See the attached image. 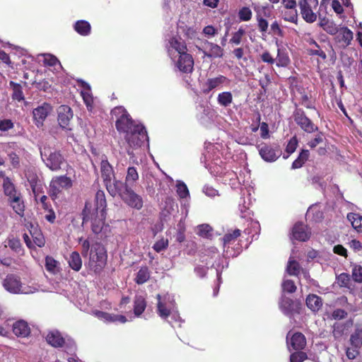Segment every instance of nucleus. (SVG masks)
Here are the masks:
<instances>
[{
  "label": "nucleus",
  "instance_id": "39",
  "mask_svg": "<svg viewBox=\"0 0 362 362\" xmlns=\"http://www.w3.org/2000/svg\"><path fill=\"white\" fill-rule=\"evenodd\" d=\"M320 26L326 33L332 35H335L339 30L333 21L325 18L321 21Z\"/></svg>",
  "mask_w": 362,
  "mask_h": 362
},
{
  "label": "nucleus",
  "instance_id": "15",
  "mask_svg": "<svg viewBox=\"0 0 362 362\" xmlns=\"http://www.w3.org/2000/svg\"><path fill=\"white\" fill-rule=\"evenodd\" d=\"M58 122L59 126L64 129L71 130L69 127L70 121L73 117L71 108L68 105H61L57 110Z\"/></svg>",
  "mask_w": 362,
  "mask_h": 362
},
{
  "label": "nucleus",
  "instance_id": "20",
  "mask_svg": "<svg viewBox=\"0 0 362 362\" xmlns=\"http://www.w3.org/2000/svg\"><path fill=\"white\" fill-rule=\"evenodd\" d=\"M292 91L294 93H297L299 95L298 100H300V104L301 105L304 106L307 109H315L311 100V97L308 96L303 86L292 85Z\"/></svg>",
  "mask_w": 362,
  "mask_h": 362
},
{
  "label": "nucleus",
  "instance_id": "30",
  "mask_svg": "<svg viewBox=\"0 0 362 362\" xmlns=\"http://www.w3.org/2000/svg\"><path fill=\"white\" fill-rule=\"evenodd\" d=\"M95 206L92 209L106 213L107 202L105 192L103 190H98L95 196Z\"/></svg>",
  "mask_w": 362,
  "mask_h": 362
},
{
  "label": "nucleus",
  "instance_id": "9",
  "mask_svg": "<svg viewBox=\"0 0 362 362\" xmlns=\"http://www.w3.org/2000/svg\"><path fill=\"white\" fill-rule=\"evenodd\" d=\"M120 198L125 204L136 210H140L144 206L142 197L128 185H125V189L120 194Z\"/></svg>",
  "mask_w": 362,
  "mask_h": 362
},
{
  "label": "nucleus",
  "instance_id": "60",
  "mask_svg": "<svg viewBox=\"0 0 362 362\" xmlns=\"http://www.w3.org/2000/svg\"><path fill=\"white\" fill-rule=\"evenodd\" d=\"M14 127L13 122L11 119H4L0 120V131L1 132H7Z\"/></svg>",
  "mask_w": 362,
  "mask_h": 362
},
{
  "label": "nucleus",
  "instance_id": "16",
  "mask_svg": "<svg viewBox=\"0 0 362 362\" xmlns=\"http://www.w3.org/2000/svg\"><path fill=\"white\" fill-rule=\"evenodd\" d=\"M335 35V42L342 48H346L351 45L354 37L353 32L347 27L340 28L339 32Z\"/></svg>",
  "mask_w": 362,
  "mask_h": 362
},
{
  "label": "nucleus",
  "instance_id": "6",
  "mask_svg": "<svg viewBox=\"0 0 362 362\" xmlns=\"http://www.w3.org/2000/svg\"><path fill=\"white\" fill-rule=\"evenodd\" d=\"M298 4L302 18L306 23H313L316 21L318 0H298Z\"/></svg>",
  "mask_w": 362,
  "mask_h": 362
},
{
  "label": "nucleus",
  "instance_id": "46",
  "mask_svg": "<svg viewBox=\"0 0 362 362\" xmlns=\"http://www.w3.org/2000/svg\"><path fill=\"white\" fill-rule=\"evenodd\" d=\"M158 303H157V310L158 314L162 318L166 319L168 317L171 313L170 310L168 309L165 304L161 302V296L160 294L157 295Z\"/></svg>",
  "mask_w": 362,
  "mask_h": 362
},
{
  "label": "nucleus",
  "instance_id": "36",
  "mask_svg": "<svg viewBox=\"0 0 362 362\" xmlns=\"http://www.w3.org/2000/svg\"><path fill=\"white\" fill-rule=\"evenodd\" d=\"M68 262L69 267L76 272H78L81 269L82 259L79 253L76 251L71 253Z\"/></svg>",
  "mask_w": 362,
  "mask_h": 362
},
{
  "label": "nucleus",
  "instance_id": "12",
  "mask_svg": "<svg viewBox=\"0 0 362 362\" xmlns=\"http://www.w3.org/2000/svg\"><path fill=\"white\" fill-rule=\"evenodd\" d=\"M231 81L223 75H218L216 77L209 78L203 84L202 93L209 94L211 90L219 88L223 86H229Z\"/></svg>",
  "mask_w": 362,
  "mask_h": 362
},
{
  "label": "nucleus",
  "instance_id": "42",
  "mask_svg": "<svg viewBox=\"0 0 362 362\" xmlns=\"http://www.w3.org/2000/svg\"><path fill=\"white\" fill-rule=\"evenodd\" d=\"M9 85L13 90V99L16 100L18 101H21L24 100V95L21 84L15 83L11 81H10Z\"/></svg>",
  "mask_w": 362,
  "mask_h": 362
},
{
  "label": "nucleus",
  "instance_id": "61",
  "mask_svg": "<svg viewBox=\"0 0 362 362\" xmlns=\"http://www.w3.org/2000/svg\"><path fill=\"white\" fill-rule=\"evenodd\" d=\"M297 146L298 140L296 136H293L288 141L286 147V151L288 154H291L296 151Z\"/></svg>",
  "mask_w": 362,
  "mask_h": 362
},
{
  "label": "nucleus",
  "instance_id": "63",
  "mask_svg": "<svg viewBox=\"0 0 362 362\" xmlns=\"http://www.w3.org/2000/svg\"><path fill=\"white\" fill-rule=\"evenodd\" d=\"M43 62L45 65L49 66H55L57 63H59V61L55 56L49 54L45 55Z\"/></svg>",
  "mask_w": 362,
  "mask_h": 362
},
{
  "label": "nucleus",
  "instance_id": "52",
  "mask_svg": "<svg viewBox=\"0 0 362 362\" xmlns=\"http://www.w3.org/2000/svg\"><path fill=\"white\" fill-rule=\"evenodd\" d=\"M308 359L307 353L303 351H295L290 355V362H303Z\"/></svg>",
  "mask_w": 362,
  "mask_h": 362
},
{
  "label": "nucleus",
  "instance_id": "54",
  "mask_svg": "<svg viewBox=\"0 0 362 362\" xmlns=\"http://www.w3.org/2000/svg\"><path fill=\"white\" fill-rule=\"evenodd\" d=\"M353 280L358 284H362V266L354 264L351 271Z\"/></svg>",
  "mask_w": 362,
  "mask_h": 362
},
{
  "label": "nucleus",
  "instance_id": "49",
  "mask_svg": "<svg viewBox=\"0 0 362 362\" xmlns=\"http://www.w3.org/2000/svg\"><path fill=\"white\" fill-rule=\"evenodd\" d=\"M176 191L180 199H185L189 196V192L187 185L182 181L177 182Z\"/></svg>",
  "mask_w": 362,
  "mask_h": 362
},
{
  "label": "nucleus",
  "instance_id": "47",
  "mask_svg": "<svg viewBox=\"0 0 362 362\" xmlns=\"http://www.w3.org/2000/svg\"><path fill=\"white\" fill-rule=\"evenodd\" d=\"M282 16L284 21L297 23L298 12L296 9H286V11H282Z\"/></svg>",
  "mask_w": 362,
  "mask_h": 362
},
{
  "label": "nucleus",
  "instance_id": "57",
  "mask_svg": "<svg viewBox=\"0 0 362 362\" xmlns=\"http://www.w3.org/2000/svg\"><path fill=\"white\" fill-rule=\"evenodd\" d=\"M168 247V240L166 238H162L161 239L158 240V241H156L154 243V245L153 246V249L157 252H160L165 250V249H167Z\"/></svg>",
  "mask_w": 362,
  "mask_h": 362
},
{
  "label": "nucleus",
  "instance_id": "24",
  "mask_svg": "<svg viewBox=\"0 0 362 362\" xmlns=\"http://www.w3.org/2000/svg\"><path fill=\"white\" fill-rule=\"evenodd\" d=\"M46 341L49 345L54 348H61L65 344L64 338L57 330L49 332L46 337Z\"/></svg>",
  "mask_w": 362,
  "mask_h": 362
},
{
  "label": "nucleus",
  "instance_id": "55",
  "mask_svg": "<svg viewBox=\"0 0 362 362\" xmlns=\"http://www.w3.org/2000/svg\"><path fill=\"white\" fill-rule=\"evenodd\" d=\"M276 65L279 67L281 66H286L288 65L290 62V59L288 56L285 54L280 52V49H278L277 57L275 59Z\"/></svg>",
  "mask_w": 362,
  "mask_h": 362
},
{
  "label": "nucleus",
  "instance_id": "13",
  "mask_svg": "<svg viewBox=\"0 0 362 362\" xmlns=\"http://www.w3.org/2000/svg\"><path fill=\"white\" fill-rule=\"evenodd\" d=\"M53 111V107L48 103H43L36 108L33 109V120L37 127H42L45 120Z\"/></svg>",
  "mask_w": 362,
  "mask_h": 362
},
{
  "label": "nucleus",
  "instance_id": "17",
  "mask_svg": "<svg viewBox=\"0 0 362 362\" xmlns=\"http://www.w3.org/2000/svg\"><path fill=\"white\" fill-rule=\"evenodd\" d=\"M176 65L182 73L190 74L194 70V59L192 56L187 52L180 54L179 55Z\"/></svg>",
  "mask_w": 362,
  "mask_h": 362
},
{
  "label": "nucleus",
  "instance_id": "38",
  "mask_svg": "<svg viewBox=\"0 0 362 362\" xmlns=\"http://www.w3.org/2000/svg\"><path fill=\"white\" fill-rule=\"evenodd\" d=\"M310 152L308 150L303 149L298 158L293 162L292 168L297 169L301 168L304 163L308 160Z\"/></svg>",
  "mask_w": 362,
  "mask_h": 362
},
{
  "label": "nucleus",
  "instance_id": "32",
  "mask_svg": "<svg viewBox=\"0 0 362 362\" xmlns=\"http://www.w3.org/2000/svg\"><path fill=\"white\" fill-rule=\"evenodd\" d=\"M151 277V272L147 266L141 267L138 272L136 273L134 281L141 285L147 282Z\"/></svg>",
  "mask_w": 362,
  "mask_h": 362
},
{
  "label": "nucleus",
  "instance_id": "4",
  "mask_svg": "<svg viewBox=\"0 0 362 362\" xmlns=\"http://www.w3.org/2000/svg\"><path fill=\"white\" fill-rule=\"evenodd\" d=\"M72 186L73 181L71 177L66 175L54 176L49 182L48 194L55 201L63 194L64 190H69Z\"/></svg>",
  "mask_w": 362,
  "mask_h": 362
},
{
  "label": "nucleus",
  "instance_id": "29",
  "mask_svg": "<svg viewBox=\"0 0 362 362\" xmlns=\"http://www.w3.org/2000/svg\"><path fill=\"white\" fill-rule=\"evenodd\" d=\"M169 43L170 47L177 51L180 55L187 53V47L186 42L180 37H173L170 39Z\"/></svg>",
  "mask_w": 362,
  "mask_h": 362
},
{
  "label": "nucleus",
  "instance_id": "11",
  "mask_svg": "<svg viewBox=\"0 0 362 362\" xmlns=\"http://www.w3.org/2000/svg\"><path fill=\"white\" fill-rule=\"evenodd\" d=\"M286 344L289 351H303L307 345V340L305 335L300 332H296L292 334L288 332L286 335Z\"/></svg>",
  "mask_w": 362,
  "mask_h": 362
},
{
  "label": "nucleus",
  "instance_id": "14",
  "mask_svg": "<svg viewBox=\"0 0 362 362\" xmlns=\"http://www.w3.org/2000/svg\"><path fill=\"white\" fill-rule=\"evenodd\" d=\"M3 286L8 292L11 293H23V284L21 278L13 274L6 275L3 280Z\"/></svg>",
  "mask_w": 362,
  "mask_h": 362
},
{
  "label": "nucleus",
  "instance_id": "62",
  "mask_svg": "<svg viewBox=\"0 0 362 362\" xmlns=\"http://www.w3.org/2000/svg\"><path fill=\"white\" fill-rule=\"evenodd\" d=\"M35 85L36 88L40 90L49 91L51 88V84L46 80H42L38 82L35 81L33 83Z\"/></svg>",
  "mask_w": 362,
  "mask_h": 362
},
{
  "label": "nucleus",
  "instance_id": "40",
  "mask_svg": "<svg viewBox=\"0 0 362 362\" xmlns=\"http://www.w3.org/2000/svg\"><path fill=\"white\" fill-rule=\"evenodd\" d=\"M218 103L222 107H228L233 103V95L230 91L221 92L217 97Z\"/></svg>",
  "mask_w": 362,
  "mask_h": 362
},
{
  "label": "nucleus",
  "instance_id": "41",
  "mask_svg": "<svg viewBox=\"0 0 362 362\" xmlns=\"http://www.w3.org/2000/svg\"><path fill=\"white\" fill-rule=\"evenodd\" d=\"M351 276L348 273L343 272L336 276V283L340 288H351Z\"/></svg>",
  "mask_w": 362,
  "mask_h": 362
},
{
  "label": "nucleus",
  "instance_id": "1",
  "mask_svg": "<svg viewBox=\"0 0 362 362\" xmlns=\"http://www.w3.org/2000/svg\"><path fill=\"white\" fill-rule=\"evenodd\" d=\"M111 113L116 117L115 127L130 147H139L148 139L147 132L144 125L136 123L122 106L115 107Z\"/></svg>",
  "mask_w": 362,
  "mask_h": 362
},
{
  "label": "nucleus",
  "instance_id": "8",
  "mask_svg": "<svg viewBox=\"0 0 362 362\" xmlns=\"http://www.w3.org/2000/svg\"><path fill=\"white\" fill-rule=\"evenodd\" d=\"M293 117L296 124L305 132L312 134L318 131V127L308 118L305 112L300 108H296Z\"/></svg>",
  "mask_w": 362,
  "mask_h": 362
},
{
  "label": "nucleus",
  "instance_id": "2",
  "mask_svg": "<svg viewBox=\"0 0 362 362\" xmlns=\"http://www.w3.org/2000/svg\"><path fill=\"white\" fill-rule=\"evenodd\" d=\"M107 213L92 209L89 202H86L82 211V226L90 225V229L95 235H99L104 228V237H107L110 232L109 225L105 224Z\"/></svg>",
  "mask_w": 362,
  "mask_h": 362
},
{
  "label": "nucleus",
  "instance_id": "10",
  "mask_svg": "<svg viewBox=\"0 0 362 362\" xmlns=\"http://www.w3.org/2000/svg\"><path fill=\"white\" fill-rule=\"evenodd\" d=\"M279 308L284 315L293 317L300 313L302 304L298 300H293L291 298L283 296L279 303Z\"/></svg>",
  "mask_w": 362,
  "mask_h": 362
},
{
  "label": "nucleus",
  "instance_id": "31",
  "mask_svg": "<svg viewBox=\"0 0 362 362\" xmlns=\"http://www.w3.org/2000/svg\"><path fill=\"white\" fill-rule=\"evenodd\" d=\"M74 28L75 31L82 36H87L90 33L91 26L90 24L84 20L77 21Z\"/></svg>",
  "mask_w": 362,
  "mask_h": 362
},
{
  "label": "nucleus",
  "instance_id": "27",
  "mask_svg": "<svg viewBox=\"0 0 362 362\" xmlns=\"http://www.w3.org/2000/svg\"><path fill=\"white\" fill-rule=\"evenodd\" d=\"M306 305L313 312H317L322 306V298L316 294H309L305 300Z\"/></svg>",
  "mask_w": 362,
  "mask_h": 362
},
{
  "label": "nucleus",
  "instance_id": "19",
  "mask_svg": "<svg viewBox=\"0 0 362 362\" xmlns=\"http://www.w3.org/2000/svg\"><path fill=\"white\" fill-rule=\"evenodd\" d=\"M205 45H207L209 47V52L203 49L199 46H196L199 52H202L204 56L209 58H221L223 56V49L218 45L214 44L213 42H209L208 40H205L204 42Z\"/></svg>",
  "mask_w": 362,
  "mask_h": 362
},
{
  "label": "nucleus",
  "instance_id": "33",
  "mask_svg": "<svg viewBox=\"0 0 362 362\" xmlns=\"http://www.w3.org/2000/svg\"><path fill=\"white\" fill-rule=\"evenodd\" d=\"M32 229L30 230L31 238H33L34 245L42 247L45 244V237L40 229L37 227L32 226Z\"/></svg>",
  "mask_w": 362,
  "mask_h": 362
},
{
  "label": "nucleus",
  "instance_id": "43",
  "mask_svg": "<svg viewBox=\"0 0 362 362\" xmlns=\"http://www.w3.org/2000/svg\"><path fill=\"white\" fill-rule=\"evenodd\" d=\"M241 232L239 229L234 230L232 233H228L223 237V245H229L234 243L237 238L240 236Z\"/></svg>",
  "mask_w": 362,
  "mask_h": 362
},
{
  "label": "nucleus",
  "instance_id": "35",
  "mask_svg": "<svg viewBox=\"0 0 362 362\" xmlns=\"http://www.w3.org/2000/svg\"><path fill=\"white\" fill-rule=\"evenodd\" d=\"M347 219L351 222L352 227L358 233L362 232V216L356 213H349Z\"/></svg>",
  "mask_w": 362,
  "mask_h": 362
},
{
  "label": "nucleus",
  "instance_id": "22",
  "mask_svg": "<svg viewBox=\"0 0 362 362\" xmlns=\"http://www.w3.org/2000/svg\"><path fill=\"white\" fill-rule=\"evenodd\" d=\"M13 332L18 337L25 338L30 335V328L27 322L20 320L13 323Z\"/></svg>",
  "mask_w": 362,
  "mask_h": 362
},
{
  "label": "nucleus",
  "instance_id": "28",
  "mask_svg": "<svg viewBox=\"0 0 362 362\" xmlns=\"http://www.w3.org/2000/svg\"><path fill=\"white\" fill-rule=\"evenodd\" d=\"M147 303L145 298L142 296H136L134 300V314L139 317L146 308Z\"/></svg>",
  "mask_w": 362,
  "mask_h": 362
},
{
  "label": "nucleus",
  "instance_id": "5",
  "mask_svg": "<svg viewBox=\"0 0 362 362\" xmlns=\"http://www.w3.org/2000/svg\"><path fill=\"white\" fill-rule=\"evenodd\" d=\"M40 155L45 165L52 171L59 170L64 162L60 151H52L49 147L44 146L40 151Z\"/></svg>",
  "mask_w": 362,
  "mask_h": 362
},
{
  "label": "nucleus",
  "instance_id": "53",
  "mask_svg": "<svg viewBox=\"0 0 362 362\" xmlns=\"http://www.w3.org/2000/svg\"><path fill=\"white\" fill-rule=\"evenodd\" d=\"M212 228L209 224H202L198 226L197 235L209 238L212 236Z\"/></svg>",
  "mask_w": 362,
  "mask_h": 362
},
{
  "label": "nucleus",
  "instance_id": "7",
  "mask_svg": "<svg viewBox=\"0 0 362 362\" xmlns=\"http://www.w3.org/2000/svg\"><path fill=\"white\" fill-rule=\"evenodd\" d=\"M257 148L259 156L266 162H274L281 155L280 146L276 144L272 145L262 142L257 146Z\"/></svg>",
  "mask_w": 362,
  "mask_h": 362
},
{
  "label": "nucleus",
  "instance_id": "25",
  "mask_svg": "<svg viewBox=\"0 0 362 362\" xmlns=\"http://www.w3.org/2000/svg\"><path fill=\"white\" fill-rule=\"evenodd\" d=\"M3 189L5 196L8 198V202L16 197L18 194L21 193L16 189L15 185L8 177H6L3 180Z\"/></svg>",
  "mask_w": 362,
  "mask_h": 362
},
{
  "label": "nucleus",
  "instance_id": "34",
  "mask_svg": "<svg viewBox=\"0 0 362 362\" xmlns=\"http://www.w3.org/2000/svg\"><path fill=\"white\" fill-rule=\"evenodd\" d=\"M350 344L356 348L362 346V325H356V329L350 336Z\"/></svg>",
  "mask_w": 362,
  "mask_h": 362
},
{
  "label": "nucleus",
  "instance_id": "23",
  "mask_svg": "<svg viewBox=\"0 0 362 362\" xmlns=\"http://www.w3.org/2000/svg\"><path fill=\"white\" fill-rule=\"evenodd\" d=\"M100 173L104 185L115 177L113 168L107 159L102 160L100 163Z\"/></svg>",
  "mask_w": 362,
  "mask_h": 362
},
{
  "label": "nucleus",
  "instance_id": "21",
  "mask_svg": "<svg viewBox=\"0 0 362 362\" xmlns=\"http://www.w3.org/2000/svg\"><path fill=\"white\" fill-rule=\"evenodd\" d=\"M105 186L112 197H114L116 195H119L120 197V194L123 192V190L125 189V182H122L120 180H116L115 177L112 180H110V182H107Z\"/></svg>",
  "mask_w": 362,
  "mask_h": 362
},
{
  "label": "nucleus",
  "instance_id": "45",
  "mask_svg": "<svg viewBox=\"0 0 362 362\" xmlns=\"http://www.w3.org/2000/svg\"><path fill=\"white\" fill-rule=\"evenodd\" d=\"M30 187L32 189V192L34 195L35 200L37 202V196H40L41 194H43V188L42 185L39 184L38 179L37 177L33 178L29 180Z\"/></svg>",
  "mask_w": 362,
  "mask_h": 362
},
{
  "label": "nucleus",
  "instance_id": "48",
  "mask_svg": "<svg viewBox=\"0 0 362 362\" xmlns=\"http://www.w3.org/2000/svg\"><path fill=\"white\" fill-rule=\"evenodd\" d=\"M256 21L257 23V28L260 33L262 34L267 33L268 30L269 23L263 18L262 15L259 12L256 13Z\"/></svg>",
  "mask_w": 362,
  "mask_h": 362
},
{
  "label": "nucleus",
  "instance_id": "44",
  "mask_svg": "<svg viewBox=\"0 0 362 362\" xmlns=\"http://www.w3.org/2000/svg\"><path fill=\"white\" fill-rule=\"evenodd\" d=\"M300 265L297 261L289 259L286 267V271L289 275L298 276L300 274Z\"/></svg>",
  "mask_w": 362,
  "mask_h": 362
},
{
  "label": "nucleus",
  "instance_id": "37",
  "mask_svg": "<svg viewBox=\"0 0 362 362\" xmlns=\"http://www.w3.org/2000/svg\"><path fill=\"white\" fill-rule=\"evenodd\" d=\"M139 173L135 167H129L127 168V175L125 177V185L132 186L139 180Z\"/></svg>",
  "mask_w": 362,
  "mask_h": 362
},
{
  "label": "nucleus",
  "instance_id": "50",
  "mask_svg": "<svg viewBox=\"0 0 362 362\" xmlns=\"http://www.w3.org/2000/svg\"><path fill=\"white\" fill-rule=\"evenodd\" d=\"M245 35V30L242 27L239 28L238 31L233 33L232 37L230 39V43L238 45L241 43L243 37Z\"/></svg>",
  "mask_w": 362,
  "mask_h": 362
},
{
  "label": "nucleus",
  "instance_id": "64",
  "mask_svg": "<svg viewBox=\"0 0 362 362\" xmlns=\"http://www.w3.org/2000/svg\"><path fill=\"white\" fill-rule=\"evenodd\" d=\"M323 141V134L322 132H319L313 139H311L308 145L311 148H315L318 144H321Z\"/></svg>",
  "mask_w": 362,
  "mask_h": 362
},
{
  "label": "nucleus",
  "instance_id": "26",
  "mask_svg": "<svg viewBox=\"0 0 362 362\" xmlns=\"http://www.w3.org/2000/svg\"><path fill=\"white\" fill-rule=\"evenodd\" d=\"M8 202L18 215H19L21 217L24 216L25 206L21 193L18 194L16 197L11 199Z\"/></svg>",
  "mask_w": 362,
  "mask_h": 362
},
{
  "label": "nucleus",
  "instance_id": "18",
  "mask_svg": "<svg viewBox=\"0 0 362 362\" xmlns=\"http://www.w3.org/2000/svg\"><path fill=\"white\" fill-rule=\"evenodd\" d=\"M311 232L308 227L303 223H296L292 228L293 238L301 242H305L310 238Z\"/></svg>",
  "mask_w": 362,
  "mask_h": 362
},
{
  "label": "nucleus",
  "instance_id": "56",
  "mask_svg": "<svg viewBox=\"0 0 362 362\" xmlns=\"http://www.w3.org/2000/svg\"><path fill=\"white\" fill-rule=\"evenodd\" d=\"M180 28L182 30L184 35L188 39L192 40L197 37V32L193 27L185 25L180 26Z\"/></svg>",
  "mask_w": 362,
  "mask_h": 362
},
{
  "label": "nucleus",
  "instance_id": "59",
  "mask_svg": "<svg viewBox=\"0 0 362 362\" xmlns=\"http://www.w3.org/2000/svg\"><path fill=\"white\" fill-rule=\"evenodd\" d=\"M57 265V262L50 256L45 257V268L48 272H54Z\"/></svg>",
  "mask_w": 362,
  "mask_h": 362
},
{
  "label": "nucleus",
  "instance_id": "3",
  "mask_svg": "<svg viewBox=\"0 0 362 362\" xmlns=\"http://www.w3.org/2000/svg\"><path fill=\"white\" fill-rule=\"evenodd\" d=\"M107 253L103 245L95 243L92 245L88 263V269L95 275H100L107 265Z\"/></svg>",
  "mask_w": 362,
  "mask_h": 362
},
{
  "label": "nucleus",
  "instance_id": "51",
  "mask_svg": "<svg viewBox=\"0 0 362 362\" xmlns=\"http://www.w3.org/2000/svg\"><path fill=\"white\" fill-rule=\"evenodd\" d=\"M238 16L240 21H249L252 18V12L249 7L243 6L239 10Z\"/></svg>",
  "mask_w": 362,
  "mask_h": 362
},
{
  "label": "nucleus",
  "instance_id": "58",
  "mask_svg": "<svg viewBox=\"0 0 362 362\" xmlns=\"http://www.w3.org/2000/svg\"><path fill=\"white\" fill-rule=\"evenodd\" d=\"M283 291L288 293H295L297 287L293 280L287 279L282 283Z\"/></svg>",
  "mask_w": 362,
  "mask_h": 362
}]
</instances>
